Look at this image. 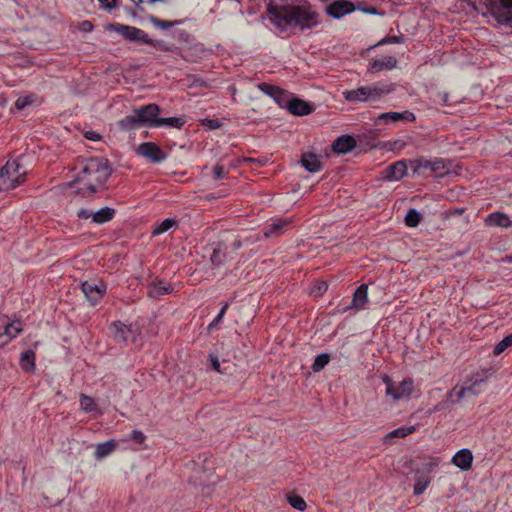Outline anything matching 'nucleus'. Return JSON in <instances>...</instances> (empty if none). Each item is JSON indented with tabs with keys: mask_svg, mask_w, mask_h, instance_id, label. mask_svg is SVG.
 Returning <instances> with one entry per match:
<instances>
[{
	"mask_svg": "<svg viewBox=\"0 0 512 512\" xmlns=\"http://www.w3.org/2000/svg\"><path fill=\"white\" fill-rule=\"evenodd\" d=\"M268 12L272 21L282 29L294 25L304 30L310 29L319 23L318 14L308 4L281 7L270 6Z\"/></svg>",
	"mask_w": 512,
	"mask_h": 512,
	"instance_id": "obj_1",
	"label": "nucleus"
},
{
	"mask_svg": "<svg viewBox=\"0 0 512 512\" xmlns=\"http://www.w3.org/2000/svg\"><path fill=\"white\" fill-rule=\"evenodd\" d=\"M112 169L105 158H89L82 162V167L75 182L82 183L87 191L95 193L106 183Z\"/></svg>",
	"mask_w": 512,
	"mask_h": 512,
	"instance_id": "obj_2",
	"label": "nucleus"
},
{
	"mask_svg": "<svg viewBox=\"0 0 512 512\" xmlns=\"http://www.w3.org/2000/svg\"><path fill=\"white\" fill-rule=\"evenodd\" d=\"M395 85L393 83H376L369 86H361L356 89L343 92V97L348 102H376L385 95L393 92Z\"/></svg>",
	"mask_w": 512,
	"mask_h": 512,
	"instance_id": "obj_3",
	"label": "nucleus"
},
{
	"mask_svg": "<svg viewBox=\"0 0 512 512\" xmlns=\"http://www.w3.org/2000/svg\"><path fill=\"white\" fill-rule=\"evenodd\" d=\"M107 30L119 33L127 41L138 44H147L162 51H174L175 49L174 46H170L161 40L151 39L144 30L134 26L109 24L107 26Z\"/></svg>",
	"mask_w": 512,
	"mask_h": 512,
	"instance_id": "obj_4",
	"label": "nucleus"
},
{
	"mask_svg": "<svg viewBox=\"0 0 512 512\" xmlns=\"http://www.w3.org/2000/svg\"><path fill=\"white\" fill-rule=\"evenodd\" d=\"M160 108L157 104H148L133 112L117 122L122 131H131L142 126L150 127L152 117L158 116Z\"/></svg>",
	"mask_w": 512,
	"mask_h": 512,
	"instance_id": "obj_5",
	"label": "nucleus"
},
{
	"mask_svg": "<svg viewBox=\"0 0 512 512\" xmlns=\"http://www.w3.org/2000/svg\"><path fill=\"white\" fill-rule=\"evenodd\" d=\"M26 170L17 160H9L0 169V191L15 189L25 181Z\"/></svg>",
	"mask_w": 512,
	"mask_h": 512,
	"instance_id": "obj_6",
	"label": "nucleus"
},
{
	"mask_svg": "<svg viewBox=\"0 0 512 512\" xmlns=\"http://www.w3.org/2000/svg\"><path fill=\"white\" fill-rule=\"evenodd\" d=\"M487 7L498 24L512 28V0H489Z\"/></svg>",
	"mask_w": 512,
	"mask_h": 512,
	"instance_id": "obj_7",
	"label": "nucleus"
},
{
	"mask_svg": "<svg viewBox=\"0 0 512 512\" xmlns=\"http://www.w3.org/2000/svg\"><path fill=\"white\" fill-rule=\"evenodd\" d=\"M383 381L387 384L386 395L391 396L394 401L411 395L414 389L412 379H404L397 386H394L387 375L383 376Z\"/></svg>",
	"mask_w": 512,
	"mask_h": 512,
	"instance_id": "obj_8",
	"label": "nucleus"
},
{
	"mask_svg": "<svg viewBox=\"0 0 512 512\" xmlns=\"http://www.w3.org/2000/svg\"><path fill=\"white\" fill-rule=\"evenodd\" d=\"M136 152L138 155L147 158L152 163H160L166 158V154L153 142H144L140 144L137 147Z\"/></svg>",
	"mask_w": 512,
	"mask_h": 512,
	"instance_id": "obj_9",
	"label": "nucleus"
},
{
	"mask_svg": "<svg viewBox=\"0 0 512 512\" xmlns=\"http://www.w3.org/2000/svg\"><path fill=\"white\" fill-rule=\"evenodd\" d=\"M354 10L355 5L349 0H334L326 6V13L334 19H340Z\"/></svg>",
	"mask_w": 512,
	"mask_h": 512,
	"instance_id": "obj_10",
	"label": "nucleus"
},
{
	"mask_svg": "<svg viewBox=\"0 0 512 512\" xmlns=\"http://www.w3.org/2000/svg\"><path fill=\"white\" fill-rule=\"evenodd\" d=\"M113 337L120 343H126L129 339L136 341L138 330L132 325H125L121 322H114L111 326Z\"/></svg>",
	"mask_w": 512,
	"mask_h": 512,
	"instance_id": "obj_11",
	"label": "nucleus"
},
{
	"mask_svg": "<svg viewBox=\"0 0 512 512\" xmlns=\"http://www.w3.org/2000/svg\"><path fill=\"white\" fill-rule=\"evenodd\" d=\"M407 172V166L404 161H397L384 170V178L388 181H399Z\"/></svg>",
	"mask_w": 512,
	"mask_h": 512,
	"instance_id": "obj_12",
	"label": "nucleus"
},
{
	"mask_svg": "<svg viewBox=\"0 0 512 512\" xmlns=\"http://www.w3.org/2000/svg\"><path fill=\"white\" fill-rule=\"evenodd\" d=\"M285 107L296 116H305L312 112V107L306 101L299 98H292L287 101Z\"/></svg>",
	"mask_w": 512,
	"mask_h": 512,
	"instance_id": "obj_13",
	"label": "nucleus"
},
{
	"mask_svg": "<svg viewBox=\"0 0 512 512\" xmlns=\"http://www.w3.org/2000/svg\"><path fill=\"white\" fill-rule=\"evenodd\" d=\"M473 454L471 450L464 448L459 450L452 458V463L463 471H468L472 467Z\"/></svg>",
	"mask_w": 512,
	"mask_h": 512,
	"instance_id": "obj_14",
	"label": "nucleus"
},
{
	"mask_svg": "<svg viewBox=\"0 0 512 512\" xmlns=\"http://www.w3.org/2000/svg\"><path fill=\"white\" fill-rule=\"evenodd\" d=\"M356 146V141L352 136L342 135L332 144V149L338 154H346L352 151Z\"/></svg>",
	"mask_w": 512,
	"mask_h": 512,
	"instance_id": "obj_15",
	"label": "nucleus"
},
{
	"mask_svg": "<svg viewBox=\"0 0 512 512\" xmlns=\"http://www.w3.org/2000/svg\"><path fill=\"white\" fill-rule=\"evenodd\" d=\"M81 290L86 298L92 303H97L103 296V290L97 284L85 281L81 284Z\"/></svg>",
	"mask_w": 512,
	"mask_h": 512,
	"instance_id": "obj_16",
	"label": "nucleus"
},
{
	"mask_svg": "<svg viewBox=\"0 0 512 512\" xmlns=\"http://www.w3.org/2000/svg\"><path fill=\"white\" fill-rule=\"evenodd\" d=\"M292 223L289 218H279L273 221L264 231L265 237L281 235L285 229Z\"/></svg>",
	"mask_w": 512,
	"mask_h": 512,
	"instance_id": "obj_17",
	"label": "nucleus"
},
{
	"mask_svg": "<svg viewBox=\"0 0 512 512\" xmlns=\"http://www.w3.org/2000/svg\"><path fill=\"white\" fill-rule=\"evenodd\" d=\"M302 166L311 173L318 172L322 169L319 157L313 153H304L301 157Z\"/></svg>",
	"mask_w": 512,
	"mask_h": 512,
	"instance_id": "obj_18",
	"label": "nucleus"
},
{
	"mask_svg": "<svg viewBox=\"0 0 512 512\" xmlns=\"http://www.w3.org/2000/svg\"><path fill=\"white\" fill-rule=\"evenodd\" d=\"M397 65V59L393 56H387L383 59L375 60L370 68L369 71L372 73L379 72L382 70H391L395 68Z\"/></svg>",
	"mask_w": 512,
	"mask_h": 512,
	"instance_id": "obj_19",
	"label": "nucleus"
},
{
	"mask_svg": "<svg viewBox=\"0 0 512 512\" xmlns=\"http://www.w3.org/2000/svg\"><path fill=\"white\" fill-rule=\"evenodd\" d=\"M486 223L489 226H498L504 228L512 227V221L510 220V218L506 214L501 212L491 213L487 217Z\"/></svg>",
	"mask_w": 512,
	"mask_h": 512,
	"instance_id": "obj_20",
	"label": "nucleus"
},
{
	"mask_svg": "<svg viewBox=\"0 0 512 512\" xmlns=\"http://www.w3.org/2000/svg\"><path fill=\"white\" fill-rule=\"evenodd\" d=\"M184 123L185 121L179 117L158 118V116H156L152 117L150 127L168 126L181 128L184 125Z\"/></svg>",
	"mask_w": 512,
	"mask_h": 512,
	"instance_id": "obj_21",
	"label": "nucleus"
},
{
	"mask_svg": "<svg viewBox=\"0 0 512 512\" xmlns=\"http://www.w3.org/2000/svg\"><path fill=\"white\" fill-rule=\"evenodd\" d=\"M225 249L226 247L222 242H217L214 244L213 252L210 256V261L214 266L220 267L224 265L226 260Z\"/></svg>",
	"mask_w": 512,
	"mask_h": 512,
	"instance_id": "obj_22",
	"label": "nucleus"
},
{
	"mask_svg": "<svg viewBox=\"0 0 512 512\" xmlns=\"http://www.w3.org/2000/svg\"><path fill=\"white\" fill-rule=\"evenodd\" d=\"M471 381L472 384L470 386L461 387L459 389V391L457 392L456 402H460L467 395H478L479 391L476 389V386H479L480 384L484 383V379L479 377H473Z\"/></svg>",
	"mask_w": 512,
	"mask_h": 512,
	"instance_id": "obj_23",
	"label": "nucleus"
},
{
	"mask_svg": "<svg viewBox=\"0 0 512 512\" xmlns=\"http://www.w3.org/2000/svg\"><path fill=\"white\" fill-rule=\"evenodd\" d=\"M423 462L421 463V466L419 467L418 464H413V469L418 468L420 470V474H429L431 473L439 464H440V457H423ZM414 463V461H412Z\"/></svg>",
	"mask_w": 512,
	"mask_h": 512,
	"instance_id": "obj_24",
	"label": "nucleus"
},
{
	"mask_svg": "<svg viewBox=\"0 0 512 512\" xmlns=\"http://www.w3.org/2000/svg\"><path fill=\"white\" fill-rule=\"evenodd\" d=\"M410 119H414V115L408 111H406L404 113L386 112V113H382L377 118L376 124L381 120L384 121L385 123H389V122H397L399 120H410Z\"/></svg>",
	"mask_w": 512,
	"mask_h": 512,
	"instance_id": "obj_25",
	"label": "nucleus"
},
{
	"mask_svg": "<svg viewBox=\"0 0 512 512\" xmlns=\"http://www.w3.org/2000/svg\"><path fill=\"white\" fill-rule=\"evenodd\" d=\"M115 209L105 206L93 214V223L104 224L111 221L115 216Z\"/></svg>",
	"mask_w": 512,
	"mask_h": 512,
	"instance_id": "obj_26",
	"label": "nucleus"
},
{
	"mask_svg": "<svg viewBox=\"0 0 512 512\" xmlns=\"http://www.w3.org/2000/svg\"><path fill=\"white\" fill-rule=\"evenodd\" d=\"M117 442L114 439L108 440L106 442L99 443L96 446L95 457L97 459H103L104 457L111 454L117 448Z\"/></svg>",
	"mask_w": 512,
	"mask_h": 512,
	"instance_id": "obj_27",
	"label": "nucleus"
},
{
	"mask_svg": "<svg viewBox=\"0 0 512 512\" xmlns=\"http://www.w3.org/2000/svg\"><path fill=\"white\" fill-rule=\"evenodd\" d=\"M368 286L366 284L360 285L354 292L352 304L357 309H361L368 301Z\"/></svg>",
	"mask_w": 512,
	"mask_h": 512,
	"instance_id": "obj_28",
	"label": "nucleus"
},
{
	"mask_svg": "<svg viewBox=\"0 0 512 512\" xmlns=\"http://www.w3.org/2000/svg\"><path fill=\"white\" fill-rule=\"evenodd\" d=\"M172 291L173 288L171 286L160 281L149 286L147 294L150 298H159L165 294H170Z\"/></svg>",
	"mask_w": 512,
	"mask_h": 512,
	"instance_id": "obj_29",
	"label": "nucleus"
},
{
	"mask_svg": "<svg viewBox=\"0 0 512 512\" xmlns=\"http://www.w3.org/2000/svg\"><path fill=\"white\" fill-rule=\"evenodd\" d=\"M259 88L265 94L273 97L279 105H281V106L283 105L282 98L284 97V94H285L284 90H282L281 88H279L277 86L267 84V83L260 84Z\"/></svg>",
	"mask_w": 512,
	"mask_h": 512,
	"instance_id": "obj_30",
	"label": "nucleus"
},
{
	"mask_svg": "<svg viewBox=\"0 0 512 512\" xmlns=\"http://www.w3.org/2000/svg\"><path fill=\"white\" fill-rule=\"evenodd\" d=\"M20 365L26 372H33L35 370V352L33 350H26L21 354Z\"/></svg>",
	"mask_w": 512,
	"mask_h": 512,
	"instance_id": "obj_31",
	"label": "nucleus"
},
{
	"mask_svg": "<svg viewBox=\"0 0 512 512\" xmlns=\"http://www.w3.org/2000/svg\"><path fill=\"white\" fill-rule=\"evenodd\" d=\"M416 473V482L414 484V494L421 495L427 489L430 484V478L420 474V470L418 468H414Z\"/></svg>",
	"mask_w": 512,
	"mask_h": 512,
	"instance_id": "obj_32",
	"label": "nucleus"
},
{
	"mask_svg": "<svg viewBox=\"0 0 512 512\" xmlns=\"http://www.w3.org/2000/svg\"><path fill=\"white\" fill-rule=\"evenodd\" d=\"M80 406L81 409L86 413L101 414V411L98 409L94 399L88 395H80Z\"/></svg>",
	"mask_w": 512,
	"mask_h": 512,
	"instance_id": "obj_33",
	"label": "nucleus"
},
{
	"mask_svg": "<svg viewBox=\"0 0 512 512\" xmlns=\"http://www.w3.org/2000/svg\"><path fill=\"white\" fill-rule=\"evenodd\" d=\"M22 331V323L20 321L9 322L5 317V332L7 341L15 338Z\"/></svg>",
	"mask_w": 512,
	"mask_h": 512,
	"instance_id": "obj_34",
	"label": "nucleus"
},
{
	"mask_svg": "<svg viewBox=\"0 0 512 512\" xmlns=\"http://www.w3.org/2000/svg\"><path fill=\"white\" fill-rule=\"evenodd\" d=\"M148 20L150 21V23H152L155 27L157 28H160V29H168V28H171V27H174L175 25H178L180 24V21H167V20H162V19H159L157 18L156 16H153V15H150L148 17Z\"/></svg>",
	"mask_w": 512,
	"mask_h": 512,
	"instance_id": "obj_35",
	"label": "nucleus"
},
{
	"mask_svg": "<svg viewBox=\"0 0 512 512\" xmlns=\"http://www.w3.org/2000/svg\"><path fill=\"white\" fill-rule=\"evenodd\" d=\"M421 221V214L416 209H410L405 216V224L408 227H416Z\"/></svg>",
	"mask_w": 512,
	"mask_h": 512,
	"instance_id": "obj_36",
	"label": "nucleus"
},
{
	"mask_svg": "<svg viewBox=\"0 0 512 512\" xmlns=\"http://www.w3.org/2000/svg\"><path fill=\"white\" fill-rule=\"evenodd\" d=\"M330 361V356L327 353H321L316 356L314 363L312 364V370L314 372L321 371Z\"/></svg>",
	"mask_w": 512,
	"mask_h": 512,
	"instance_id": "obj_37",
	"label": "nucleus"
},
{
	"mask_svg": "<svg viewBox=\"0 0 512 512\" xmlns=\"http://www.w3.org/2000/svg\"><path fill=\"white\" fill-rule=\"evenodd\" d=\"M176 220L167 218L164 221H162L160 224H158L153 230V235H160L166 231H168L170 228L176 225Z\"/></svg>",
	"mask_w": 512,
	"mask_h": 512,
	"instance_id": "obj_38",
	"label": "nucleus"
},
{
	"mask_svg": "<svg viewBox=\"0 0 512 512\" xmlns=\"http://www.w3.org/2000/svg\"><path fill=\"white\" fill-rule=\"evenodd\" d=\"M288 503L298 511H304L307 507L305 500L296 494H292L288 496Z\"/></svg>",
	"mask_w": 512,
	"mask_h": 512,
	"instance_id": "obj_39",
	"label": "nucleus"
},
{
	"mask_svg": "<svg viewBox=\"0 0 512 512\" xmlns=\"http://www.w3.org/2000/svg\"><path fill=\"white\" fill-rule=\"evenodd\" d=\"M415 428L413 426L399 427L387 434L386 437L403 438L413 433Z\"/></svg>",
	"mask_w": 512,
	"mask_h": 512,
	"instance_id": "obj_40",
	"label": "nucleus"
},
{
	"mask_svg": "<svg viewBox=\"0 0 512 512\" xmlns=\"http://www.w3.org/2000/svg\"><path fill=\"white\" fill-rule=\"evenodd\" d=\"M510 346H512V334L506 336L498 344H496V346L494 347V350H493V354L496 356L500 355Z\"/></svg>",
	"mask_w": 512,
	"mask_h": 512,
	"instance_id": "obj_41",
	"label": "nucleus"
},
{
	"mask_svg": "<svg viewBox=\"0 0 512 512\" xmlns=\"http://www.w3.org/2000/svg\"><path fill=\"white\" fill-rule=\"evenodd\" d=\"M328 289V284L326 281H323V280H317L312 288H311V291H310V294L315 296V297H318V296H321L324 292H326Z\"/></svg>",
	"mask_w": 512,
	"mask_h": 512,
	"instance_id": "obj_42",
	"label": "nucleus"
},
{
	"mask_svg": "<svg viewBox=\"0 0 512 512\" xmlns=\"http://www.w3.org/2000/svg\"><path fill=\"white\" fill-rule=\"evenodd\" d=\"M431 171L439 172L440 175L445 174L449 168L447 167L445 161L443 159H436L431 162Z\"/></svg>",
	"mask_w": 512,
	"mask_h": 512,
	"instance_id": "obj_43",
	"label": "nucleus"
},
{
	"mask_svg": "<svg viewBox=\"0 0 512 512\" xmlns=\"http://www.w3.org/2000/svg\"><path fill=\"white\" fill-rule=\"evenodd\" d=\"M32 102H33V98L31 96L19 97L16 100L14 107L16 110L21 111L24 108H26L27 106L31 105Z\"/></svg>",
	"mask_w": 512,
	"mask_h": 512,
	"instance_id": "obj_44",
	"label": "nucleus"
},
{
	"mask_svg": "<svg viewBox=\"0 0 512 512\" xmlns=\"http://www.w3.org/2000/svg\"><path fill=\"white\" fill-rule=\"evenodd\" d=\"M202 125L207 127L210 130L218 129L222 126V123L218 119H203Z\"/></svg>",
	"mask_w": 512,
	"mask_h": 512,
	"instance_id": "obj_45",
	"label": "nucleus"
},
{
	"mask_svg": "<svg viewBox=\"0 0 512 512\" xmlns=\"http://www.w3.org/2000/svg\"><path fill=\"white\" fill-rule=\"evenodd\" d=\"M403 42H404V37L402 35L386 36L379 42V45H381V44H399V43H403Z\"/></svg>",
	"mask_w": 512,
	"mask_h": 512,
	"instance_id": "obj_46",
	"label": "nucleus"
},
{
	"mask_svg": "<svg viewBox=\"0 0 512 512\" xmlns=\"http://www.w3.org/2000/svg\"><path fill=\"white\" fill-rule=\"evenodd\" d=\"M434 102L442 105H448L449 93L445 91L437 92L434 98Z\"/></svg>",
	"mask_w": 512,
	"mask_h": 512,
	"instance_id": "obj_47",
	"label": "nucleus"
},
{
	"mask_svg": "<svg viewBox=\"0 0 512 512\" xmlns=\"http://www.w3.org/2000/svg\"><path fill=\"white\" fill-rule=\"evenodd\" d=\"M212 175H213L214 180H221V179L225 178L226 171L223 166L215 165L213 168V171H212Z\"/></svg>",
	"mask_w": 512,
	"mask_h": 512,
	"instance_id": "obj_48",
	"label": "nucleus"
},
{
	"mask_svg": "<svg viewBox=\"0 0 512 512\" xmlns=\"http://www.w3.org/2000/svg\"><path fill=\"white\" fill-rule=\"evenodd\" d=\"M229 304L228 303H225L223 305V307L221 308L220 312L218 313V315L215 317V319L209 324V329L215 327L223 318L227 308H228Z\"/></svg>",
	"mask_w": 512,
	"mask_h": 512,
	"instance_id": "obj_49",
	"label": "nucleus"
},
{
	"mask_svg": "<svg viewBox=\"0 0 512 512\" xmlns=\"http://www.w3.org/2000/svg\"><path fill=\"white\" fill-rule=\"evenodd\" d=\"M130 439L138 444H143L146 439V436L143 434V432L139 430H133L130 435Z\"/></svg>",
	"mask_w": 512,
	"mask_h": 512,
	"instance_id": "obj_50",
	"label": "nucleus"
},
{
	"mask_svg": "<svg viewBox=\"0 0 512 512\" xmlns=\"http://www.w3.org/2000/svg\"><path fill=\"white\" fill-rule=\"evenodd\" d=\"M454 401H450V400H443L441 402H439L438 404H436L433 409H432V412H438V411H441V410H446L450 407L451 404H453Z\"/></svg>",
	"mask_w": 512,
	"mask_h": 512,
	"instance_id": "obj_51",
	"label": "nucleus"
},
{
	"mask_svg": "<svg viewBox=\"0 0 512 512\" xmlns=\"http://www.w3.org/2000/svg\"><path fill=\"white\" fill-rule=\"evenodd\" d=\"M93 214H94V211L89 210V209H80V210L77 212V216H78L80 219H89V218H92V219H93Z\"/></svg>",
	"mask_w": 512,
	"mask_h": 512,
	"instance_id": "obj_52",
	"label": "nucleus"
},
{
	"mask_svg": "<svg viewBox=\"0 0 512 512\" xmlns=\"http://www.w3.org/2000/svg\"><path fill=\"white\" fill-rule=\"evenodd\" d=\"M104 9L111 10L116 7V0H98Z\"/></svg>",
	"mask_w": 512,
	"mask_h": 512,
	"instance_id": "obj_53",
	"label": "nucleus"
},
{
	"mask_svg": "<svg viewBox=\"0 0 512 512\" xmlns=\"http://www.w3.org/2000/svg\"><path fill=\"white\" fill-rule=\"evenodd\" d=\"M79 29L83 32H91L93 30V24L88 20L82 21L79 25Z\"/></svg>",
	"mask_w": 512,
	"mask_h": 512,
	"instance_id": "obj_54",
	"label": "nucleus"
},
{
	"mask_svg": "<svg viewBox=\"0 0 512 512\" xmlns=\"http://www.w3.org/2000/svg\"><path fill=\"white\" fill-rule=\"evenodd\" d=\"M85 138L92 141H98L101 139V136L95 131H87L85 133Z\"/></svg>",
	"mask_w": 512,
	"mask_h": 512,
	"instance_id": "obj_55",
	"label": "nucleus"
},
{
	"mask_svg": "<svg viewBox=\"0 0 512 512\" xmlns=\"http://www.w3.org/2000/svg\"><path fill=\"white\" fill-rule=\"evenodd\" d=\"M458 391L459 390L457 389V386L454 387L452 390L448 392L446 400L454 401V403H456Z\"/></svg>",
	"mask_w": 512,
	"mask_h": 512,
	"instance_id": "obj_56",
	"label": "nucleus"
},
{
	"mask_svg": "<svg viewBox=\"0 0 512 512\" xmlns=\"http://www.w3.org/2000/svg\"><path fill=\"white\" fill-rule=\"evenodd\" d=\"M210 360H211L212 367L216 371L220 372V362H219L218 358L216 356L210 355Z\"/></svg>",
	"mask_w": 512,
	"mask_h": 512,
	"instance_id": "obj_57",
	"label": "nucleus"
},
{
	"mask_svg": "<svg viewBox=\"0 0 512 512\" xmlns=\"http://www.w3.org/2000/svg\"><path fill=\"white\" fill-rule=\"evenodd\" d=\"M6 336L5 332V317H0V338Z\"/></svg>",
	"mask_w": 512,
	"mask_h": 512,
	"instance_id": "obj_58",
	"label": "nucleus"
},
{
	"mask_svg": "<svg viewBox=\"0 0 512 512\" xmlns=\"http://www.w3.org/2000/svg\"><path fill=\"white\" fill-rule=\"evenodd\" d=\"M431 162L432 161H428V160H425V161H419L418 163V167H422V168H425V169H430L431 170Z\"/></svg>",
	"mask_w": 512,
	"mask_h": 512,
	"instance_id": "obj_59",
	"label": "nucleus"
},
{
	"mask_svg": "<svg viewBox=\"0 0 512 512\" xmlns=\"http://www.w3.org/2000/svg\"><path fill=\"white\" fill-rule=\"evenodd\" d=\"M232 247L234 250H238L242 247V242L239 239L234 240Z\"/></svg>",
	"mask_w": 512,
	"mask_h": 512,
	"instance_id": "obj_60",
	"label": "nucleus"
},
{
	"mask_svg": "<svg viewBox=\"0 0 512 512\" xmlns=\"http://www.w3.org/2000/svg\"><path fill=\"white\" fill-rule=\"evenodd\" d=\"M363 11L369 14H377V11L374 7H371L369 9H363Z\"/></svg>",
	"mask_w": 512,
	"mask_h": 512,
	"instance_id": "obj_61",
	"label": "nucleus"
},
{
	"mask_svg": "<svg viewBox=\"0 0 512 512\" xmlns=\"http://www.w3.org/2000/svg\"><path fill=\"white\" fill-rule=\"evenodd\" d=\"M502 262H508V263H511L512 262V256H506L505 258H503L501 260Z\"/></svg>",
	"mask_w": 512,
	"mask_h": 512,
	"instance_id": "obj_62",
	"label": "nucleus"
},
{
	"mask_svg": "<svg viewBox=\"0 0 512 512\" xmlns=\"http://www.w3.org/2000/svg\"><path fill=\"white\" fill-rule=\"evenodd\" d=\"M136 6H140L143 3V0H131Z\"/></svg>",
	"mask_w": 512,
	"mask_h": 512,
	"instance_id": "obj_63",
	"label": "nucleus"
},
{
	"mask_svg": "<svg viewBox=\"0 0 512 512\" xmlns=\"http://www.w3.org/2000/svg\"><path fill=\"white\" fill-rule=\"evenodd\" d=\"M185 36L188 37L189 35L186 32H181L180 35H179V37L181 39H185L186 40Z\"/></svg>",
	"mask_w": 512,
	"mask_h": 512,
	"instance_id": "obj_64",
	"label": "nucleus"
}]
</instances>
